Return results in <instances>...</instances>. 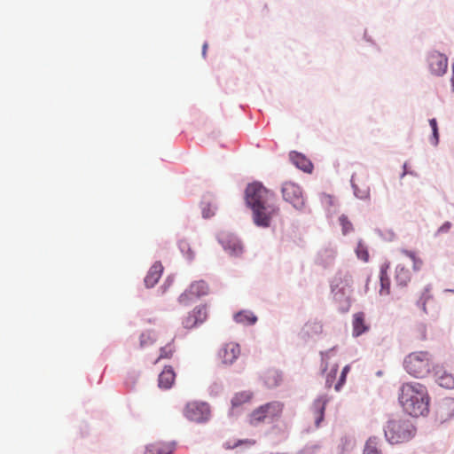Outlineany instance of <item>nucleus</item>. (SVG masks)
I'll return each instance as SVG.
<instances>
[{
	"instance_id": "nucleus-12",
	"label": "nucleus",
	"mask_w": 454,
	"mask_h": 454,
	"mask_svg": "<svg viewBox=\"0 0 454 454\" xmlns=\"http://www.w3.org/2000/svg\"><path fill=\"white\" fill-rule=\"evenodd\" d=\"M428 63L433 74L442 75L445 74L448 67V59L444 55L439 52H433L428 58Z\"/></svg>"
},
{
	"instance_id": "nucleus-42",
	"label": "nucleus",
	"mask_w": 454,
	"mask_h": 454,
	"mask_svg": "<svg viewBox=\"0 0 454 454\" xmlns=\"http://www.w3.org/2000/svg\"><path fill=\"white\" fill-rule=\"evenodd\" d=\"M301 454H318L317 447H310L304 449Z\"/></svg>"
},
{
	"instance_id": "nucleus-9",
	"label": "nucleus",
	"mask_w": 454,
	"mask_h": 454,
	"mask_svg": "<svg viewBox=\"0 0 454 454\" xmlns=\"http://www.w3.org/2000/svg\"><path fill=\"white\" fill-rule=\"evenodd\" d=\"M207 306L198 305L182 318V325L187 330L196 328L207 319Z\"/></svg>"
},
{
	"instance_id": "nucleus-38",
	"label": "nucleus",
	"mask_w": 454,
	"mask_h": 454,
	"mask_svg": "<svg viewBox=\"0 0 454 454\" xmlns=\"http://www.w3.org/2000/svg\"><path fill=\"white\" fill-rule=\"evenodd\" d=\"M350 370V366L349 365H346L342 372H341V375H340V380L339 382L335 385V389L338 391L340 390V387L343 385V383L345 382L346 380V376L347 374L348 373Z\"/></svg>"
},
{
	"instance_id": "nucleus-33",
	"label": "nucleus",
	"mask_w": 454,
	"mask_h": 454,
	"mask_svg": "<svg viewBox=\"0 0 454 454\" xmlns=\"http://www.w3.org/2000/svg\"><path fill=\"white\" fill-rule=\"evenodd\" d=\"M195 297L189 292V288L185 290L178 297V302L183 306H188Z\"/></svg>"
},
{
	"instance_id": "nucleus-25",
	"label": "nucleus",
	"mask_w": 454,
	"mask_h": 454,
	"mask_svg": "<svg viewBox=\"0 0 454 454\" xmlns=\"http://www.w3.org/2000/svg\"><path fill=\"white\" fill-rule=\"evenodd\" d=\"M402 253L412 261V268L414 271H419L423 266V261L417 256L415 252L409 250H402Z\"/></svg>"
},
{
	"instance_id": "nucleus-46",
	"label": "nucleus",
	"mask_w": 454,
	"mask_h": 454,
	"mask_svg": "<svg viewBox=\"0 0 454 454\" xmlns=\"http://www.w3.org/2000/svg\"><path fill=\"white\" fill-rule=\"evenodd\" d=\"M333 374L335 375V373H336V372H337V368H334V369L333 370Z\"/></svg>"
},
{
	"instance_id": "nucleus-10",
	"label": "nucleus",
	"mask_w": 454,
	"mask_h": 454,
	"mask_svg": "<svg viewBox=\"0 0 454 454\" xmlns=\"http://www.w3.org/2000/svg\"><path fill=\"white\" fill-rule=\"evenodd\" d=\"M435 417L441 423L448 421L454 417V397L443 398L437 403Z\"/></svg>"
},
{
	"instance_id": "nucleus-41",
	"label": "nucleus",
	"mask_w": 454,
	"mask_h": 454,
	"mask_svg": "<svg viewBox=\"0 0 454 454\" xmlns=\"http://www.w3.org/2000/svg\"><path fill=\"white\" fill-rule=\"evenodd\" d=\"M451 227V223L450 222H446L443 223L438 230V232L443 233L447 232Z\"/></svg>"
},
{
	"instance_id": "nucleus-14",
	"label": "nucleus",
	"mask_w": 454,
	"mask_h": 454,
	"mask_svg": "<svg viewBox=\"0 0 454 454\" xmlns=\"http://www.w3.org/2000/svg\"><path fill=\"white\" fill-rule=\"evenodd\" d=\"M290 160L293 162V164L300 168L301 170L311 173L313 170V164L311 161L305 157L303 154L297 153V152H291L289 153Z\"/></svg>"
},
{
	"instance_id": "nucleus-34",
	"label": "nucleus",
	"mask_w": 454,
	"mask_h": 454,
	"mask_svg": "<svg viewBox=\"0 0 454 454\" xmlns=\"http://www.w3.org/2000/svg\"><path fill=\"white\" fill-rule=\"evenodd\" d=\"M339 221L342 227L343 234H347L353 230L352 223L349 222L346 215H340Z\"/></svg>"
},
{
	"instance_id": "nucleus-44",
	"label": "nucleus",
	"mask_w": 454,
	"mask_h": 454,
	"mask_svg": "<svg viewBox=\"0 0 454 454\" xmlns=\"http://www.w3.org/2000/svg\"><path fill=\"white\" fill-rule=\"evenodd\" d=\"M314 325L317 326V328L319 330V332H321V331H322L323 326H322V325H321V324H319V323H314Z\"/></svg>"
},
{
	"instance_id": "nucleus-23",
	"label": "nucleus",
	"mask_w": 454,
	"mask_h": 454,
	"mask_svg": "<svg viewBox=\"0 0 454 454\" xmlns=\"http://www.w3.org/2000/svg\"><path fill=\"white\" fill-rule=\"evenodd\" d=\"M363 454H382L377 437L372 436L366 441Z\"/></svg>"
},
{
	"instance_id": "nucleus-4",
	"label": "nucleus",
	"mask_w": 454,
	"mask_h": 454,
	"mask_svg": "<svg viewBox=\"0 0 454 454\" xmlns=\"http://www.w3.org/2000/svg\"><path fill=\"white\" fill-rule=\"evenodd\" d=\"M433 359L427 351H417L409 354L403 361L405 371L416 378L427 375L432 368Z\"/></svg>"
},
{
	"instance_id": "nucleus-37",
	"label": "nucleus",
	"mask_w": 454,
	"mask_h": 454,
	"mask_svg": "<svg viewBox=\"0 0 454 454\" xmlns=\"http://www.w3.org/2000/svg\"><path fill=\"white\" fill-rule=\"evenodd\" d=\"M430 291H431L430 287H426L424 292H423V294H422L421 298L419 301V303H421V306H422V309H423L424 311H426V302H427V301L429 300L432 297V295L430 294Z\"/></svg>"
},
{
	"instance_id": "nucleus-11",
	"label": "nucleus",
	"mask_w": 454,
	"mask_h": 454,
	"mask_svg": "<svg viewBox=\"0 0 454 454\" xmlns=\"http://www.w3.org/2000/svg\"><path fill=\"white\" fill-rule=\"evenodd\" d=\"M219 241L223 249L232 256H239L243 253V246L241 242L232 234H221L219 236Z\"/></svg>"
},
{
	"instance_id": "nucleus-7",
	"label": "nucleus",
	"mask_w": 454,
	"mask_h": 454,
	"mask_svg": "<svg viewBox=\"0 0 454 454\" xmlns=\"http://www.w3.org/2000/svg\"><path fill=\"white\" fill-rule=\"evenodd\" d=\"M183 414L192 422L205 423L209 420L211 411L208 403L206 402L191 401L185 404Z\"/></svg>"
},
{
	"instance_id": "nucleus-45",
	"label": "nucleus",
	"mask_w": 454,
	"mask_h": 454,
	"mask_svg": "<svg viewBox=\"0 0 454 454\" xmlns=\"http://www.w3.org/2000/svg\"><path fill=\"white\" fill-rule=\"evenodd\" d=\"M452 71H453V77L451 79V82H452V88H453V90H454V64L452 65Z\"/></svg>"
},
{
	"instance_id": "nucleus-18",
	"label": "nucleus",
	"mask_w": 454,
	"mask_h": 454,
	"mask_svg": "<svg viewBox=\"0 0 454 454\" xmlns=\"http://www.w3.org/2000/svg\"><path fill=\"white\" fill-rule=\"evenodd\" d=\"M395 278L398 285L405 286L411 279V271L404 265L398 264L395 269Z\"/></svg>"
},
{
	"instance_id": "nucleus-13",
	"label": "nucleus",
	"mask_w": 454,
	"mask_h": 454,
	"mask_svg": "<svg viewBox=\"0 0 454 454\" xmlns=\"http://www.w3.org/2000/svg\"><path fill=\"white\" fill-rule=\"evenodd\" d=\"M239 354V345L234 342L225 344L219 351V356L225 364H231Z\"/></svg>"
},
{
	"instance_id": "nucleus-40",
	"label": "nucleus",
	"mask_w": 454,
	"mask_h": 454,
	"mask_svg": "<svg viewBox=\"0 0 454 454\" xmlns=\"http://www.w3.org/2000/svg\"><path fill=\"white\" fill-rule=\"evenodd\" d=\"M353 188H354V191H355V194L360 198V199H365L369 196V191L366 190V191H364L363 192L359 193V191L357 189V185L356 184L353 183Z\"/></svg>"
},
{
	"instance_id": "nucleus-17",
	"label": "nucleus",
	"mask_w": 454,
	"mask_h": 454,
	"mask_svg": "<svg viewBox=\"0 0 454 454\" xmlns=\"http://www.w3.org/2000/svg\"><path fill=\"white\" fill-rule=\"evenodd\" d=\"M353 335L357 337L368 331L369 326L365 323V317L363 312H357L353 316Z\"/></svg>"
},
{
	"instance_id": "nucleus-31",
	"label": "nucleus",
	"mask_w": 454,
	"mask_h": 454,
	"mask_svg": "<svg viewBox=\"0 0 454 454\" xmlns=\"http://www.w3.org/2000/svg\"><path fill=\"white\" fill-rule=\"evenodd\" d=\"M356 254L360 260H362L364 262H368L369 253H368L367 247L361 241L358 242V244H357V247L356 248Z\"/></svg>"
},
{
	"instance_id": "nucleus-27",
	"label": "nucleus",
	"mask_w": 454,
	"mask_h": 454,
	"mask_svg": "<svg viewBox=\"0 0 454 454\" xmlns=\"http://www.w3.org/2000/svg\"><path fill=\"white\" fill-rule=\"evenodd\" d=\"M281 381V375L276 371H270L265 376V383L270 387H276Z\"/></svg>"
},
{
	"instance_id": "nucleus-19",
	"label": "nucleus",
	"mask_w": 454,
	"mask_h": 454,
	"mask_svg": "<svg viewBox=\"0 0 454 454\" xmlns=\"http://www.w3.org/2000/svg\"><path fill=\"white\" fill-rule=\"evenodd\" d=\"M188 288L192 295L196 298L207 295L209 292L208 285L204 280L195 281Z\"/></svg>"
},
{
	"instance_id": "nucleus-39",
	"label": "nucleus",
	"mask_w": 454,
	"mask_h": 454,
	"mask_svg": "<svg viewBox=\"0 0 454 454\" xmlns=\"http://www.w3.org/2000/svg\"><path fill=\"white\" fill-rule=\"evenodd\" d=\"M182 252L186 253L189 259H192L194 253L191 250L189 244L185 241H181L179 244Z\"/></svg>"
},
{
	"instance_id": "nucleus-26",
	"label": "nucleus",
	"mask_w": 454,
	"mask_h": 454,
	"mask_svg": "<svg viewBox=\"0 0 454 454\" xmlns=\"http://www.w3.org/2000/svg\"><path fill=\"white\" fill-rule=\"evenodd\" d=\"M252 398V394L249 392H240L236 394L232 399L231 403L233 406H239L243 403L249 402Z\"/></svg>"
},
{
	"instance_id": "nucleus-29",
	"label": "nucleus",
	"mask_w": 454,
	"mask_h": 454,
	"mask_svg": "<svg viewBox=\"0 0 454 454\" xmlns=\"http://www.w3.org/2000/svg\"><path fill=\"white\" fill-rule=\"evenodd\" d=\"M156 340L155 334L152 331H146L143 333L140 336V345L141 347H145L151 344H153Z\"/></svg>"
},
{
	"instance_id": "nucleus-35",
	"label": "nucleus",
	"mask_w": 454,
	"mask_h": 454,
	"mask_svg": "<svg viewBox=\"0 0 454 454\" xmlns=\"http://www.w3.org/2000/svg\"><path fill=\"white\" fill-rule=\"evenodd\" d=\"M247 445V446H252L254 444H255V441L254 440H250V439H246V440H239L237 442L233 443V444H231V442H226L225 444V448L226 449H234L239 445Z\"/></svg>"
},
{
	"instance_id": "nucleus-30",
	"label": "nucleus",
	"mask_w": 454,
	"mask_h": 454,
	"mask_svg": "<svg viewBox=\"0 0 454 454\" xmlns=\"http://www.w3.org/2000/svg\"><path fill=\"white\" fill-rule=\"evenodd\" d=\"M216 207L212 205L209 201H202L201 210L204 218H209L215 215Z\"/></svg>"
},
{
	"instance_id": "nucleus-24",
	"label": "nucleus",
	"mask_w": 454,
	"mask_h": 454,
	"mask_svg": "<svg viewBox=\"0 0 454 454\" xmlns=\"http://www.w3.org/2000/svg\"><path fill=\"white\" fill-rule=\"evenodd\" d=\"M172 447L160 443L151 444L146 447L145 454H171Z\"/></svg>"
},
{
	"instance_id": "nucleus-2",
	"label": "nucleus",
	"mask_w": 454,
	"mask_h": 454,
	"mask_svg": "<svg viewBox=\"0 0 454 454\" xmlns=\"http://www.w3.org/2000/svg\"><path fill=\"white\" fill-rule=\"evenodd\" d=\"M398 399L403 411L412 417L427 416L429 412L430 396L421 383L403 384Z\"/></svg>"
},
{
	"instance_id": "nucleus-8",
	"label": "nucleus",
	"mask_w": 454,
	"mask_h": 454,
	"mask_svg": "<svg viewBox=\"0 0 454 454\" xmlns=\"http://www.w3.org/2000/svg\"><path fill=\"white\" fill-rule=\"evenodd\" d=\"M282 197L285 201L290 203L295 209L302 210L305 207V199L301 188L293 183L286 182L281 189Z\"/></svg>"
},
{
	"instance_id": "nucleus-21",
	"label": "nucleus",
	"mask_w": 454,
	"mask_h": 454,
	"mask_svg": "<svg viewBox=\"0 0 454 454\" xmlns=\"http://www.w3.org/2000/svg\"><path fill=\"white\" fill-rule=\"evenodd\" d=\"M326 400L320 397L317 399L313 403L315 423L318 427L321 421L324 419V413L325 410Z\"/></svg>"
},
{
	"instance_id": "nucleus-43",
	"label": "nucleus",
	"mask_w": 454,
	"mask_h": 454,
	"mask_svg": "<svg viewBox=\"0 0 454 454\" xmlns=\"http://www.w3.org/2000/svg\"><path fill=\"white\" fill-rule=\"evenodd\" d=\"M207 49V43H206L203 44V50H202V54L204 57L206 56Z\"/></svg>"
},
{
	"instance_id": "nucleus-20",
	"label": "nucleus",
	"mask_w": 454,
	"mask_h": 454,
	"mask_svg": "<svg viewBox=\"0 0 454 454\" xmlns=\"http://www.w3.org/2000/svg\"><path fill=\"white\" fill-rule=\"evenodd\" d=\"M436 381L442 387L448 389L454 388V376L445 371H438L436 372Z\"/></svg>"
},
{
	"instance_id": "nucleus-15",
	"label": "nucleus",
	"mask_w": 454,
	"mask_h": 454,
	"mask_svg": "<svg viewBox=\"0 0 454 454\" xmlns=\"http://www.w3.org/2000/svg\"><path fill=\"white\" fill-rule=\"evenodd\" d=\"M163 272V266L160 262H157L150 268L146 277L145 278V284L147 287H153L159 281Z\"/></svg>"
},
{
	"instance_id": "nucleus-6",
	"label": "nucleus",
	"mask_w": 454,
	"mask_h": 454,
	"mask_svg": "<svg viewBox=\"0 0 454 454\" xmlns=\"http://www.w3.org/2000/svg\"><path fill=\"white\" fill-rule=\"evenodd\" d=\"M352 277L348 272H338L333 278L331 287L334 300L341 301L344 298L347 307L350 304V295L352 293ZM348 308H347L348 309Z\"/></svg>"
},
{
	"instance_id": "nucleus-32",
	"label": "nucleus",
	"mask_w": 454,
	"mask_h": 454,
	"mask_svg": "<svg viewBox=\"0 0 454 454\" xmlns=\"http://www.w3.org/2000/svg\"><path fill=\"white\" fill-rule=\"evenodd\" d=\"M380 295H388L390 294V281L386 274L382 273L380 276Z\"/></svg>"
},
{
	"instance_id": "nucleus-28",
	"label": "nucleus",
	"mask_w": 454,
	"mask_h": 454,
	"mask_svg": "<svg viewBox=\"0 0 454 454\" xmlns=\"http://www.w3.org/2000/svg\"><path fill=\"white\" fill-rule=\"evenodd\" d=\"M175 353V348L171 343L167 344L162 347L160 350L159 357L154 361V364H157L160 359H169Z\"/></svg>"
},
{
	"instance_id": "nucleus-16",
	"label": "nucleus",
	"mask_w": 454,
	"mask_h": 454,
	"mask_svg": "<svg viewBox=\"0 0 454 454\" xmlns=\"http://www.w3.org/2000/svg\"><path fill=\"white\" fill-rule=\"evenodd\" d=\"M176 380V373L171 366H166L160 373L158 385L162 389L170 388Z\"/></svg>"
},
{
	"instance_id": "nucleus-22",
	"label": "nucleus",
	"mask_w": 454,
	"mask_h": 454,
	"mask_svg": "<svg viewBox=\"0 0 454 454\" xmlns=\"http://www.w3.org/2000/svg\"><path fill=\"white\" fill-rule=\"evenodd\" d=\"M234 320L239 324L251 325L257 321V317L251 311L243 310L235 314Z\"/></svg>"
},
{
	"instance_id": "nucleus-3",
	"label": "nucleus",
	"mask_w": 454,
	"mask_h": 454,
	"mask_svg": "<svg viewBox=\"0 0 454 454\" xmlns=\"http://www.w3.org/2000/svg\"><path fill=\"white\" fill-rule=\"evenodd\" d=\"M414 434L415 427L412 423L406 419H391L387 421L385 428V436L392 444L408 442Z\"/></svg>"
},
{
	"instance_id": "nucleus-1",
	"label": "nucleus",
	"mask_w": 454,
	"mask_h": 454,
	"mask_svg": "<svg viewBox=\"0 0 454 454\" xmlns=\"http://www.w3.org/2000/svg\"><path fill=\"white\" fill-rule=\"evenodd\" d=\"M245 200L252 209L253 220L257 226L269 227L272 218L280 212L274 193L260 183L255 182L247 185Z\"/></svg>"
},
{
	"instance_id": "nucleus-5",
	"label": "nucleus",
	"mask_w": 454,
	"mask_h": 454,
	"mask_svg": "<svg viewBox=\"0 0 454 454\" xmlns=\"http://www.w3.org/2000/svg\"><path fill=\"white\" fill-rule=\"evenodd\" d=\"M285 404L279 401H272L254 409L249 415V423L252 426L278 419L283 413Z\"/></svg>"
},
{
	"instance_id": "nucleus-36",
	"label": "nucleus",
	"mask_w": 454,
	"mask_h": 454,
	"mask_svg": "<svg viewBox=\"0 0 454 454\" xmlns=\"http://www.w3.org/2000/svg\"><path fill=\"white\" fill-rule=\"evenodd\" d=\"M429 124L433 130V142L432 143L434 145H436L439 141V133H438V127H437L436 120L435 119L429 120Z\"/></svg>"
}]
</instances>
